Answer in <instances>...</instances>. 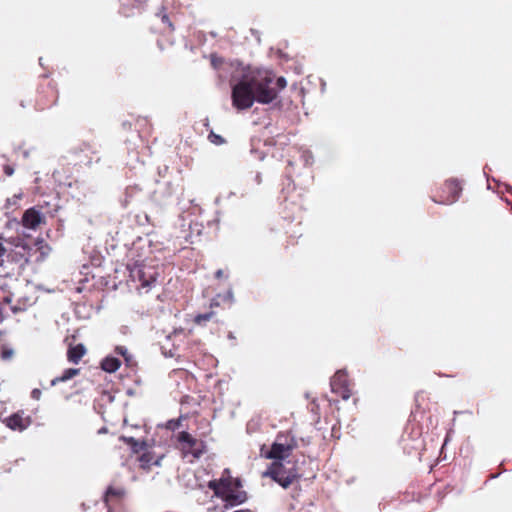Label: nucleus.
I'll return each mask as SVG.
<instances>
[{"instance_id": "nucleus-1", "label": "nucleus", "mask_w": 512, "mask_h": 512, "mask_svg": "<svg viewBox=\"0 0 512 512\" xmlns=\"http://www.w3.org/2000/svg\"><path fill=\"white\" fill-rule=\"evenodd\" d=\"M249 74L255 91L256 102L261 104H269L274 101L279 92L287 85L284 77H277L269 70L258 69L249 72Z\"/></svg>"}, {"instance_id": "nucleus-2", "label": "nucleus", "mask_w": 512, "mask_h": 512, "mask_svg": "<svg viewBox=\"0 0 512 512\" xmlns=\"http://www.w3.org/2000/svg\"><path fill=\"white\" fill-rule=\"evenodd\" d=\"M209 489L214 492L217 498H220L224 504L223 509H228L241 505L247 501V493L245 491H235L232 487V483L228 478H221L218 480H211L208 483Z\"/></svg>"}, {"instance_id": "nucleus-3", "label": "nucleus", "mask_w": 512, "mask_h": 512, "mask_svg": "<svg viewBox=\"0 0 512 512\" xmlns=\"http://www.w3.org/2000/svg\"><path fill=\"white\" fill-rule=\"evenodd\" d=\"M232 104L238 110H246L252 107L256 101L255 91L252 86L250 74H245L232 87Z\"/></svg>"}, {"instance_id": "nucleus-4", "label": "nucleus", "mask_w": 512, "mask_h": 512, "mask_svg": "<svg viewBox=\"0 0 512 512\" xmlns=\"http://www.w3.org/2000/svg\"><path fill=\"white\" fill-rule=\"evenodd\" d=\"M263 475L270 477L285 489L300 478L295 465L286 467L283 461H273Z\"/></svg>"}, {"instance_id": "nucleus-5", "label": "nucleus", "mask_w": 512, "mask_h": 512, "mask_svg": "<svg viewBox=\"0 0 512 512\" xmlns=\"http://www.w3.org/2000/svg\"><path fill=\"white\" fill-rule=\"evenodd\" d=\"M177 448L181 451L183 458L191 455L194 459H199L206 452V443L187 431H181L177 436Z\"/></svg>"}, {"instance_id": "nucleus-6", "label": "nucleus", "mask_w": 512, "mask_h": 512, "mask_svg": "<svg viewBox=\"0 0 512 512\" xmlns=\"http://www.w3.org/2000/svg\"><path fill=\"white\" fill-rule=\"evenodd\" d=\"M462 189V183L458 179H448L439 187L437 193L432 196V201L437 204L451 205L459 199Z\"/></svg>"}, {"instance_id": "nucleus-7", "label": "nucleus", "mask_w": 512, "mask_h": 512, "mask_svg": "<svg viewBox=\"0 0 512 512\" xmlns=\"http://www.w3.org/2000/svg\"><path fill=\"white\" fill-rule=\"evenodd\" d=\"M59 98V93L56 84L53 81H47L45 85H41L36 105L38 109L44 110L54 106Z\"/></svg>"}, {"instance_id": "nucleus-8", "label": "nucleus", "mask_w": 512, "mask_h": 512, "mask_svg": "<svg viewBox=\"0 0 512 512\" xmlns=\"http://www.w3.org/2000/svg\"><path fill=\"white\" fill-rule=\"evenodd\" d=\"M281 228L286 235V244L284 245V247L289 248L290 246L297 245L298 239L303 235L302 222L284 220L281 223Z\"/></svg>"}, {"instance_id": "nucleus-9", "label": "nucleus", "mask_w": 512, "mask_h": 512, "mask_svg": "<svg viewBox=\"0 0 512 512\" xmlns=\"http://www.w3.org/2000/svg\"><path fill=\"white\" fill-rule=\"evenodd\" d=\"M3 423L13 431L22 432L31 425L32 419L29 415H25L24 411H17L6 417Z\"/></svg>"}, {"instance_id": "nucleus-10", "label": "nucleus", "mask_w": 512, "mask_h": 512, "mask_svg": "<svg viewBox=\"0 0 512 512\" xmlns=\"http://www.w3.org/2000/svg\"><path fill=\"white\" fill-rule=\"evenodd\" d=\"M114 353L123 357V359L125 361V366L130 371L129 377H131V381L134 384H138L139 379L136 376V370H137L138 363H137L134 355L129 352L127 347L121 346V345L116 346L114 348Z\"/></svg>"}, {"instance_id": "nucleus-11", "label": "nucleus", "mask_w": 512, "mask_h": 512, "mask_svg": "<svg viewBox=\"0 0 512 512\" xmlns=\"http://www.w3.org/2000/svg\"><path fill=\"white\" fill-rule=\"evenodd\" d=\"M295 448L293 444L274 442L271 449L265 454V458L273 459L274 461H284Z\"/></svg>"}, {"instance_id": "nucleus-12", "label": "nucleus", "mask_w": 512, "mask_h": 512, "mask_svg": "<svg viewBox=\"0 0 512 512\" xmlns=\"http://www.w3.org/2000/svg\"><path fill=\"white\" fill-rule=\"evenodd\" d=\"M126 490L122 486L110 485L108 486L103 501L110 511L114 505L119 504L125 497Z\"/></svg>"}, {"instance_id": "nucleus-13", "label": "nucleus", "mask_w": 512, "mask_h": 512, "mask_svg": "<svg viewBox=\"0 0 512 512\" xmlns=\"http://www.w3.org/2000/svg\"><path fill=\"white\" fill-rule=\"evenodd\" d=\"M137 278L141 287L148 291L157 282L158 273L154 267L143 265L137 270Z\"/></svg>"}, {"instance_id": "nucleus-14", "label": "nucleus", "mask_w": 512, "mask_h": 512, "mask_svg": "<svg viewBox=\"0 0 512 512\" xmlns=\"http://www.w3.org/2000/svg\"><path fill=\"white\" fill-rule=\"evenodd\" d=\"M43 222V215L34 207L27 209L22 216V225L28 229L35 230Z\"/></svg>"}, {"instance_id": "nucleus-15", "label": "nucleus", "mask_w": 512, "mask_h": 512, "mask_svg": "<svg viewBox=\"0 0 512 512\" xmlns=\"http://www.w3.org/2000/svg\"><path fill=\"white\" fill-rule=\"evenodd\" d=\"M331 395L328 396V401L338 403L340 400H348L352 391L349 386H330Z\"/></svg>"}, {"instance_id": "nucleus-16", "label": "nucleus", "mask_w": 512, "mask_h": 512, "mask_svg": "<svg viewBox=\"0 0 512 512\" xmlns=\"http://www.w3.org/2000/svg\"><path fill=\"white\" fill-rule=\"evenodd\" d=\"M86 353V348L83 344L70 345L67 351V358L70 362L77 364Z\"/></svg>"}, {"instance_id": "nucleus-17", "label": "nucleus", "mask_w": 512, "mask_h": 512, "mask_svg": "<svg viewBox=\"0 0 512 512\" xmlns=\"http://www.w3.org/2000/svg\"><path fill=\"white\" fill-rule=\"evenodd\" d=\"M219 306V302L216 300V299H213L210 303V311L207 312V313H203V314H197L193 321L196 325H204L207 321H210L214 318V316L216 315V313L213 311V309L215 307H218Z\"/></svg>"}, {"instance_id": "nucleus-18", "label": "nucleus", "mask_w": 512, "mask_h": 512, "mask_svg": "<svg viewBox=\"0 0 512 512\" xmlns=\"http://www.w3.org/2000/svg\"><path fill=\"white\" fill-rule=\"evenodd\" d=\"M139 467L143 470H150L152 465H159L160 459H154V454L150 451L144 452L139 457Z\"/></svg>"}, {"instance_id": "nucleus-19", "label": "nucleus", "mask_w": 512, "mask_h": 512, "mask_svg": "<svg viewBox=\"0 0 512 512\" xmlns=\"http://www.w3.org/2000/svg\"><path fill=\"white\" fill-rule=\"evenodd\" d=\"M120 365V360L113 356H106L100 363L101 369L108 373L115 372L119 369Z\"/></svg>"}, {"instance_id": "nucleus-20", "label": "nucleus", "mask_w": 512, "mask_h": 512, "mask_svg": "<svg viewBox=\"0 0 512 512\" xmlns=\"http://www.w3.org/2000/svg\"><path fill=\"white\" fill-rule=\"evenodd\" d=\"M348 381L349 376L347 370L340 369L333 375L330 384H347Z\"/></svg>"}, {"instance_id": "nucleus-21", "label": "nucleus", "mask_w": 512, "mask_h": 512, "mask_svg": "<svg viewBox=\"0 0 512 512\" xmlns=\"http://www.w3.org/2000/svg\"><path fill=\"white\" fill-rule=\"evenodd\" d=\"M79 373V369L76 368H69L64 371L62 376L56 377L53 380H51V384H57L58 382H64L66 380L71 379L73 376Z\"/></svg>"}, {"instance_id": "nucleus-22", "label": "nucleus", "mask_w": 512, "mask_h": 512, "mask_svg": "<svg viewBox=\"0 0 512 512\" xmlns=\"http://www.w3.org/2000/svg\"><path fill=\"white\" fill-rule=\"evenodd\" d=\"M275 442L293 444V446L297 447V441L290 432L278 433Z\"/></svg>"}, {"instance_id": "nucleus-23", "label": "nucleus", "mask_w": 512, "mask_h": 512, "mask_svg": "<svg viewBox=\"0 0 512 512\" xmlns=\"http://www.w3.org/2000/svg\"><path fill=\"white\" fill-rule=\"evenodd\" d=\"M127 444H129L133 450L135 452H139L140 449L143 448L144 446V442H138L136 439H134L133 437H123L122 438Z\"/></svg>"}, {"instance_id": "nucleus-24", "label": "nucleus", "mask_w": 512, "mask_h": 512, "mask_svg": "<svg viewBox=\"0 0 512 512\" xmlns=\"http://www.w3.org/2000/svg\"><path fill=\"white\" fill-rule=\"evenodd\" d=\"M160 18H161V21L166 24L169 28L170 31H174V25L173 23L170 21L169 19V16L167 15V13L165 12V8L162 7L160 9V11L158 12L157 14Z\"/></svg>"}, {"instance_id": "nucleus-25", "label": "nucleus", "mask_w": 512, "mask_h": 512, "mask_svg": "<svg viewBox=\"0 0 512 512\" xmlns=\"http://www.w3.org/2000/svg\"><path fill=\"white\" fill-rule=\"evenodd\" d=\"M208 140L214 144V145H222L224 143H226V140L221 136V135H218L216 134L214 131H210L209 135H208Z\"/></svg>"}, {"instance_id": "nucleus-26", "label": "nucleus", "mask_w": 512, "mask_h": 512, "mask_svg": "<svg viewBox=\"0 0 512 512\" xmlns=\"http://www.w3.org/2000/svg\"><path fill=\"white\" fill-rule=\"evenodd\" d=\"M183 420H184L183 417H180L178 419L169 420L166 424V428L169 430L175 431L178 428L183 426V424H182Z\"/></svg>"}, {"instance_id": "nucleus-27", "label": "nucleus", "mask_w": 512, "mask_h": 512, "mask_svg": "<svg viewBox=\"0 0 512 512\" xmlns=\"http://www.w3.org/2000/svg\"><path fill=\"white\" fill-rule=\"evenodd\" d=\"M13 355H14L13 349L5 347V346L2 347V349H1V359L2 360L8 361V360L12 359Z\"/></svg>"}, {"instance_id": "nucleus-28", "label": "nucleus", "mask_w": 512, "mask_h": 512, "mask_svg": "<svg viewBox=\"0 0 512 512\" xmlns=\"http://www.w3.org/2000/svg\"><path fill=\"white\" fill-rule=\"evenodd\" d=\"M222 62H223V61H222V59H221V58H218V57H215V56H213V57H212L211 63H212V65H213L215 68H217L219 65H221V64H222Z\"/></svg>"}, {"instance_id": "nucleus-29", "label": "nucleus", "mask_w": 512, "mask_h": 512, "mask_svg": "<svg viewBox=\"0 0 512 512\" xmlns=\"http://www.w3.org/2000/svg\"><path fill=\"white\" fill-rule=\"evenodd\" d=\"M227 338L232 342L233 345H236V336L233 332H228Z\"/></svg>"}, {"instance_id": "nucleus-30", "label": "nucleus", "mask_w": 512, "mask_h": 512, "mask_svg": "<svg viewBox=\"0 0 512 512\" xmlns=\"http://www.w3.org/2000/svg\"><path fill=\"white\" fill-rule=\"evenodd\" d=\"M215 277H216L217 279H221L222 277H224V272H223V270H221V269L217 270V271L215 272Z\"/></svg>"}, {"instance_id": "nucleus-31", "label": "nucleus", "mask_w": 512, "mask_h": 512, "mask_svg": "<svg viewBox=\"0 0 512 512\" xmlns=\"http://www.w3.org/2000/svg\"><path fill=\"white\" fill-rule=\"evenodd\" d=\"M4 172L6 175L10 176L13 174V168L9 167V166H6L5 169H4Z\"/></svg>"}, {"instance_id": "nucleus-32", "label": "nucleus", "mask_w": 512, "mask_h": 512, "mask_svg": "<svg viewBox=\"0 0 512 512\" xmlns=\"http://www.w3.org/2000/svg\"><path fill=\"white\" fill-rule=\"evenodd\" d=\"M39 395H40V390H38V389H34V390L32 391V396H33V398L38 399V398H39Z\"/></svg>"}, {"instance_id": "nucleus-33", "label": "nucleus", "mask_w": 512, "mask_h": 512, "mask_svg": "<svg viewBox=\"0 0 512 512\" xmlns=\"http://www.w3.org/2000/svg\"><path fill=\"white\" fill-rule=\"evenodd\" d=\"M6 252V249L4 248V246L0 243V258L5 254Z\"/></svg>"}, {"instance_id": "nucleus-34", "label": "nucleus", "mask_w": 512, "mask_h": 512, "mask_svg": "<svg viewBox=\"0 0 512 512\" xmlns=\"http://www.w3.org/2000/svg\"><path fill=\"white\" fill-rule=\"evenodd\" d=\"M173 373L176 375L178 373H182V370H174Z\"/></svg>"}, {"instance_id": "nucleus-35", "label": "nucleus", "mask_w": 512, "mask_h": 512, "mask_svg": "<svg viewBox=\"0 0 512 512\" xmlns=\"http://www.w3.org/2000/svg\"><path fill=\"white\" fill-rule=\"evenodd\" d=\"M235 486L236 487L240 486V481L238 479L235 481Z\"/></svg>"}]
</instances>
